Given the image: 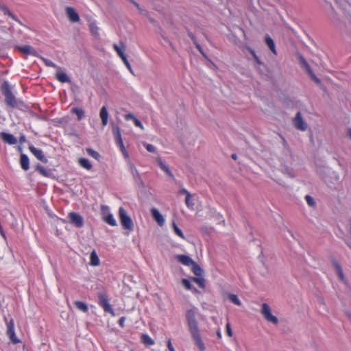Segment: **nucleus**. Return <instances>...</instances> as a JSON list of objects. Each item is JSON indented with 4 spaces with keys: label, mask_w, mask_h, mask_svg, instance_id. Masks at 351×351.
I'll use <instances>...</instances> for the list:
<instances>
[{
    "label": "nucleus",
    "mask_w": 351,
    "mask_h": 351,
    "mask_svg": "<svg viewBox=\"0 0 351 351\" xmlns=\"http://www.w3.org/2000/svg\"><path fill=\"white\" fill-rule=\"evenodd\" d=\"M180 194H185L186 197L188 195V194H191L186 189H182L180 191Z\"/></svg>",
    "instance_id": "60"
},
{
    "label": "nucleus",
    "mask_w": 351,
    "mask_h": 351,
    "mask_svg": "<svg viewBox=\"0 0 351 351\" xmlns=\"http://www.w3.org/2000/svg\"><path fill=\"white\" fill-rule=\"evenodd\" d=\"M79 164L81 167L88 170H90L92 168V165L90 161L84 158H82L79 160Z\"/></svg>",
    "instance_id": "32"
},
{
    "label": "nucleus",
    "mask_w": 351,
    "mask_h": 351,
    "mask_svg": "<svg viewBox=\"0 0 351 351\" xmlns=\"http://www.w3.org/2000/svg\"><path fill=\"white\" fill-rule=\"evenodd\" d=\"M134 124H135V125H136V127L140 128L141 130H143V129H144V128H143V125L142 123H141V122L138 119H136H136H134Z\"/></svg>",
    "instance_id": "50"
},
{
    "label": "nucleus",
    "mask_w": 351,
    "mask_h": 351,
    "mask_svg": "<svg viewBox=\"0 0 351 351\" xmlns=\"http://www.w3.org/2000/svg\"><path fill=\"white\" fill-rule=\"evenodd\" d=\"M191 271L196 276H202L204 271L201 268V267L194 262L193 264L191 265Z\"/></svg>",
    "instance_id": "26"
},
{
    "label": "nucleus",
    "mask_w": 351,
    "mask_h": 351,
    "mask_svg": "<svg viewBox=\"0 0 351 351\" xmlns=\"http://www.w3.org/2000/svg\"><path fill=\"white\" fill-rule=\"evenodd\" d=\"M305 199L308 204V205L311 207H315L316 205V202L314 199L309 195H306L305 196Z\"/></svg>",
    "instance_id": "37"
},
{
    "label": "nucleus",
    "mask_w": 351,
    "mask_h": 351,
    "mask_svg": "<svg viewBox=\"0 0 351 351\" xmlns=\"http://www.w3.org/2000/svg\"><path fill=\"white\" fill-rule=\"evenodd\" d=\"M112 133L114 136L116 143L121 142L123 141L121 138V134L120 132V128L117 125L112 124Z\"/></svg>",
    "instance_id": "23"
},
{
    "label": "nucleus",
    "mask_w": 351,
    "mask_h": 351,
    "mask_svg": "<svg viewBox=\"0 0 351 351\" xmlns=\"http://www.w3.org/2000/svg\"><path fill=\"white\" fill-rule=\"evenodd\" d=\"M293 125L295 128L299 130L305 131L306 130L307 124L303 120L300 112H298L293 119Z\"/></svg>",
    "instance_id": "12"
},
{
    "label": "nucleus",
    "mask_w": 351,
    "mask_h": 351,
    "mask_svg": "<svg viewBox=\"0 0 351 351\" xmlns=\"http://www.w3.org/2000/svg\"><path fill=\"white\" fill-rule=\"evenodd\" d=\"M71 111L77 115V119L79 121L81 120L84 116V111L82 108H74L71 110Z\"/></svg>",
    "instance_id": "34"
},
{
    "label": "nucleus",
    "mask_w": 351,
    "mask_h": 351,
    "mask_svg": "<svg viewBox=\"0 0 351 351\" xmlns=\"http://www.w3.org/2000/svg\"><path fill=\"white\" fill-rule=\"evenodd\" d=\"M175 233L178 235L182 239H184L185 237L182 232V231L178 227L174 230Z\"/></svg>",
    "instance_id": "46"
},
{
    "label": "nucleus",
    "mask_w": 351,
    "mask_h": 351,
    "mask_svg": "<svg viewBox=\"0 0 351 351\" xmlns=\"http://www.w3.org/2000/svg\"><path fill=\"white\" fill-rule=\"evenodd\" d=\"M70 222L77 228H81L84 225L83 217L77 213L71 212L69 214Z\"/></svg>",
    "instance_id": "11"
},
{
    "label": "nucleus",
    "mask_w": 351,
    "mask_h": 351,
    "mask_svg": "<svg viewBox=\"0 0 351 351\" xmlns=\"http://www.w3.org/2000/svg\"><path fill=\"white\" fill-rule=\"evenodd\" d=\"M4 321L6 323L7 326L6 334L8 337L10 338V341L15 344L19 343L20 341L15 335L13 319L11 318L10 320H8V317L4 316Z\"/></svg>",
    "instance_id": "5"
},
{
    "label": "nucleus",
    "mask_w": 351,
    "mask_h": 351,
    "mask_svg": "<svg viewBox=\"0 0 351 351\" xmlns=\"http://www.w3.org/2000/svg\"><path fill=\"white\" fill-rule=\"evenodd\" d=\"M86 152L89 156H90L91 157L94 158L96 160H99L100 158V154L97 152L95 151L91 148H87Z\"/></svg>",
    "instance_id": "36"
},
{
    "label": "nucleus",
    "mask_w": 351,
    "mask_h": 351,
    "mask_svg": "<svg viewBox=\"0 0 351 351\" xmlns=\"http://www.w3.org/2000/svg\"><path fill=\"white\" fill-rule=\"evenodd\" d=\"M254 60L256 62V63L258 64V65L263 64V62L261 61V60L257 56L254 58Z\"/></svg>",
    "instance_id": "59"
},
{
    "label": "nucleus",
    "mask_w": 351,
    "mask_h": 351,
    "mask_svg": "<svg viewBox=\"0 0 351 351\" xmlns=\"http://www.w3.org/2000/svg\"><path fill=\"white\" fill-rule=\"evenodd\" d=\"M16 49L25 54L37 56V51L29 45L17 46Z\"/></svg>",
    "instance_id": "18"
},
{
    "label": "nucleus",
    "mask_w": 351,
    "mask_h": 351,
    "mask_svg": "<svg viewBox=\"0 0 351 351\" xmlns=\"http://www.w3.org/2000/svg\"><path fill=\"white\" fill-rule=\"evenodd\" d=\"M332 265L334 267V269H335V271L337 275L339 277V279L341 282H346V278L344 276V274H343V269H342L341 266L340 265V264L338 262H337L336 261H332Z\"/></svg>",
    "instance_id": "17"
},
{
    "label": "nucleus",
    "mask_w": 351,
    "mask_h": 351,
    "mask_svg": "<svg viewBox=\"0 0 351 351\" xmlns=\"http://www.w3.org/2000/svg\"><path fill=\"white\" fill-rule=\"evenodd\" d=\"M151 213L154 219L157 221L158 225L162 226L165 223V219L160 213L155 208L151 210Z\"/></svg>",
    "instance_id": "19"
},
{
    "label": "nucleus",
    "mask_w": 351,
    "mask_h": 351,
    "mask_svg": "<svg viewBox=\"0 0 351 351\" xmlns=\"http://www.w3.org/2000/svg\"><path fill=\"white\" fill-rule=\"evenodd\" d=\"M142 341L147 345H153L154 343V340L147 335H142Z\"/></svg>",
    "instance_id": "35"
},
{
    "label": "nucleus",
    "mask_w": 351,
    "mask_h": 351,
    "mask_svg": "<svg viewBox=\"0 0 351 351\" xmlns=\"http://www.w3.org/2000/svg\"><path fill=\"white\" fill-rule=\"evenodd\" d=\"M125 120H128V121L130 120V119H132L134 121V119H136V117L132 113H128L125 115Z\"/></svg>",
    "instance_id": "53"
},
{
    "label": "nucleus",
    "mask_w": 351,
    "mask_h": 351,
    "mask_svg": "<svg viewBox=\"0 0 351 351\" xmlns=\"http://www.w3.org/2000/svg\"><path fill=\"white\" fill-rule=\"evenodd\" d=\"M165 171V173H166L168 176H171V177L173 178V174H172L171 171L169 170V169L168 167H167V168L165 169V171Z\"/></svg>",
    "instance_id": "62"
},
{
    "label": "nucleus",
    "mask_w": 351,
    "mask_h": 351,
    "mask_svg": "<svg viewBox=\"0 0 351 351\" xmlns=\"http://www.w3.org/2000/svg\"><path fill=\"white\" fill-rule=\"evenodd\" d=\"M20 165L24 171H27L29 169V161L27 156L25 154H21Z\"/></svg>",
    "instance_id": "21"
},
{
    "label": "nucleus",
    "mask_w": 351,
    "mask_h": 351,
    "mask_svg": "<svg viewBox=\"0 0 351 351\" xmlns=\"http://www.w3.org/2000/svg\"><path fill=\"white\" fill-rule=\"evenodd\" d=\"M299 61L302 68L306 70V73L311 77V79L313 81H314L317 84H321V80L315 75L308 62L306 61L304 58L301 55L299 56Z\"/></svg>",
    "instance_id": "9"
},
{
    "label": "nucleus",
    "mask_w": 351,
    "mask_h": 351,
    "mask_svg": "<svg viewBox=\"0 0 351 351\" xmlns=\"http://www.w3.org/2000/svg\"><path fill=\"white\" fill-rule=\"evenodd\" d=\"M197 314V309L196 308H190L186 311L185 317L189 331L195 344L199 348L200 351H204L205 346L199 334L198 323L196 319Z\"/></svg>",
    "instance_id": "1"
},
{
    "label": "nucleus",
    "mask_w": 351,
    "mask_h": 351,
    "mask_svg": "<svg viewBox=\"0 0 351 351\" xmlns=\"http://www.w3.org/2000/svg\"><path fill=\"white\" fill-rule=\"evenodd\" d=\"M191 280L197 284L199 287L204 288L205 287V280L202 276L193 277Z\"/></svg>",
    "instance_id": "33"
},
{
    "label": "nucleus",
    "mask_w": 351,
    "mask_h": 351,
    "mask_svg": "<svg viewBox=\"0 0 351 351\" xmlns=\"http://www.w3.org/2000/svg\"><path fill=\"white\" fill-rule=\"evenodd\" d=\"M0 10H1L4 14H11V12L9 10V9L3 4L0 3Z\"/></svg>",
    "instance_id": "44"
},
{
    "label": "nucleus",
    "mask_w": 351,
    "mask_h": 351,
    "mask_svg": "<svg viewBox=\"0 0 351 351\" xmlns=\"http://www.w3.org/2000/svg\"><path fill=\"white\" fill-rule=\"evenodd\" d=\"M0 90L5 97V103L7 106L11 108H17L19 106V104H23V102L17 99L12 93L11 87L8 81L5 80L1 84Z\"/></svg>",
    "instance_id": "2"
},
{
    "label": "nucleus",
    "mask_w": 351,
    "mask_h": 351,
    "mask_svg": "<svg viewBox=\"0 0 351 351\" xmlns=\"http://www.w3.org/2000/svg\"><path fill=\"white\" fill-rule=\"evenodd\" d=\"M36 170L45 177H51L52 172L50 169H46L44 167L38 164L36 165Z\"/></svg>",
    "instance_id": "25"
},
{
    "label": "nucleus",
    "mask_w": 351,
    "mask_h": 351,
    "mask_svg": "<svg viewBox=\"0 0 351 351\" xmlns=\"http://www.w3.org/2000/svg\"><path fill=\"white\" fill-rule=\"evenodd\" d=\"M101 214L103 220L108 224L112 226H117V221L114 218L112 214L110 212V208L108 206L101 205Z\"/></svg>",
    "instance_id": "7"
},
{
    "label": "nucleus",
    "mask_w": 351,
    "mask_h": 351,
    "mask_svg": "<svg viewBox=\"0 0 351 351\" xmlns=\"http://www.w3.org/2000/svg\"><path fill=\"white\" fill-rule=\"evenodd\" d=\"M185 204L188 208H193L194 203L191 201V195L188 194L185 199Z\"/></svg>",
    "instance_id": "39"
},
{
    "label": "nucleus",
    "mask_w": 351,
    "mask_h": 351,
    "mask_svg": "<svg viewBox=\"0 0 351 351\" xmlns=\"http://www.w3.org/2000/svg\"><path fill=\"white\" fill-rule=\"evenodd\" d=\"M56 79L62 83L70 82L71 80L67 75L61 71H58L56 74Z\"/></svg>",
    "instance_id": "27"
},
{
    "label": "nucleus",
    "mask_w": 351,
    "mask_h": 351,
    "mask_svg": "<svg viewBox=\"0 0 351 351\" xmlns=\"http://www.w3.org/2000/svg\"><path fill=\"white\" fill-rule=\"evenodd\" d=\"M43 60L44 63L45 64V65L47 66H51V67H53V68L60 69L56 64H54L50 60H48V59H46V58H43Z\"/></svg>",
    "instance_id": "42"
},
{
    "label": "nucleus",
    "mask_w": 351,
    "mask_h": 351,
    "mask_svg": "<svg viewBox=\"0 0 351 351\" xmlns=\"http://www.w3.org/2000/svg\"><path fill=\"white\" fill-rule=\"evenodd\" d=\"M131 173L133 176L135 182L140 186H143V182L141 178L137 169L133 165L131 166Z\"/></svg>",
    "instance_id": "20"
},
{
    "label": "nucleus",
    "mask_w": 351,
    "mask_h": 351,
    "mask_svg": "<svg viewBox=\"0 0 351 351\" xmlns=\"http://www.w3.org/2000/svg\"><path fill=\"white\" fill-rule=\"evenodd\" d=\"M26 142V137L24 134H22L19 138V143L23 144Z\"/></svg>",
    "instance_id": "57"
},
{
    "label": "nucleus",
    "mask_w": 351,
    "mask_h": 351,
    "mask_svg": "<svg viewBox=\"0 0 351 351\" xmlns=\"http://www.w3.org/2000/svg\"><path fill=\"white\" fill-rule=\"evenodd\" d=\"M117 145L120 147V149L121 150V152L125 154L126 153V150H125V146L123 145V141L121 142H119L118 143H117Z\"/></svg>",
    "instance_id": "52"
},
{
    "label": "nucleus",
    "mask_w": 351,
    "mask_h": 351,
    "mask_svg": "<svg viewBox=\"0 0 351 351\" xmlns=\"http://www.w3.org/2000/svg\"><path fill=\"white\" fill-rule=\"evenodd\" d=\"M226 333L227 335L229 336V337H232V329H231V327H230V324L229 323H228L226 326Z\"/></svg>",
    "instance_id": "49"
},
{
    "label": "nucleus",
    "mask_w": 351,
    "mask_h": 351,
    "mask_svg": "<svg viewBox=\"0 0 351 351\" xmlns=\"http://www.w3.org/2000/svg\"><path fill=\"white\" fill-rule=\"evenodd\" d=\"M196 49L200 52V53L204 56V57H206V54L204 52L202 47L200 46V45L197 43L195 45Z\"/></svg>",
    "instance_id": "51"
},
{
    "label": "nucleus",
    "mask_w": 351,
    "mask_h": 351,
    "mask_svg": "<svg viewBox=\"0 0 351 351\" xmlns=\"http://www.w3.org/2000/svg\"><path fill=\"white\" fill-rule=\"evenodd\" d=\"M9 16H10L12 19L18 22L19 23L21 24V22L17 19V17L14 15L12 12L11 14H8Z\"/></svg>",
    "instance_id": "58"
},
{
    "label": "nucleus",
    "mask_w": 351,
    "mask_h": 351,
    "mask_svg": "<svg viewBox=\"0 0 351 351\" xmlns=\"http://www.w3.org/2000/svg\"><path fill=\"white\" fill-rule=\"evenodd\" d=\"M100 263L99 258L95 250L90 255V264L93 266H98Z\"/></svg>",
    "instance_id": "28"
},
{
    "label": "nucleus",
    "mask_w": 351,
    "mask_h": 351,
    "mask_svg": "<svg viewBox=\"0 0 351 351\" xmlns=\"http://www.w3.org/2000/svg\"><path fill=\"white\" fill-rule=\"evenodd\" d=\"M66 14L69 19L73 22L76 23L80 21V16L79 14L75 12L74 8L71 7H66Z\"/></svg>",
    "instance_id": "15"
},
{
    "label": "nucleus",
    "mask_w": 351,
    "mask_h": 351,
    "mask_svg": "<svg viewBox=\"0 0 351 351\" xmlns=\"http://www.w3.org/2000/svg\"><path fill=\"white\" fill-rule=\"evenodd\" d=\"M4 321L6 323L7 326L6 334L8 337L10 338V341L15 344L19 343L20 341L15 335L13 319L11 318L10 320H8V317L4 316Z\"/></svg>",
    "instance_id": "4"
},
{
    "label": "nucleus",
    "mask_w": 351,
    "mask_h": 351,
    "mask_svg": "<svg viewBox=\"0 0 351 351\" xmlns=\"http://www.w3.org/2000/svg\"><path fill=\"white\" fill-rule=\"evenodd\" d=\"M176 260L186 266H191L194 261L187 255L179 254L176 256Z\"/></svg>",
    "instance_id": "16"
},
{
    "label": "nucleus",
    "mask_w": 351,
    "mask_h": 351,
    "mask_svg": "<svg viewBox=\"0 0 351 351\" xmlns=\"http://www.w3.org/2000/svg\"><path fill=\"white\" fill-rule=\"evenodd\" d=\"M337 4H339L340 7L346 10V6L348 4V0H335Z\"/></svg>",
    "instance_id": "40"
},
{
    "label": "nucleus",
    "mask_w": 351,
    "mask_h": 351,
    "mask_svg": "<svg viewBox=\"0 0 351 351\" xmlns=\"http://www.w3.org/2000/svg\"><path fill=\"white\" fill-rule=\"evenodd\" d=\"M100 117L104 126L108 124V112L106 106H103L100 110Z\"/></svg>",
    "instance_id": "24"
},
{
    "label": "nucleus",
    "mask_w": 351,
    "mask_h": 351,
    "mask_svg": "<svg viewBox=\"0 0 351 351\" xmlns=\"http://www.w3.org/2000/svg\"><path fill=\"white\" fill-rule=\"evenodd\" d=\"M97 296L98 303L104 308V311L114 315V311L109 304L107 294L104 291H101L97 293Z\"/></svg>",
    "instance_id": "6"
},
{
    "label": "nucleus",
    "mask_w": 351,
    "mask_h": 351,
    "mask_svg": "<svg viewBox=\"0 0 351 351\" xmlns=\"http://www.w3.org/2000/svg\"><path fill=\"white\" fill-rule=\"evenodd\" d=\"M89 28H90V30L91 32V33L94 35H97L98 34V27L96 25V23H91L90 25H89Z\"/></svg>",
    "instance_id": "38"
},
{
    "label": "nucleus",
    "mask_w": 351,
    "mask_h": 351,
    "mask_svg": "<svg viewBox=\"0 0 351 351\" xmlns=\"http://www.w3.org/2000/svg\"><path fill=\"white\" fill-rule=\"evenodd\" d=\"M165 171V173H166L168 176H171V177L173 178V174H172L171 171L169 170V169L168 167H167V168L165 169V171Z\"/></svg>",
    "instance_id": "61"
},
{
    "label": "nucleus",
    "mask_w": 351,
    "mask_h": 351,
    "mask_svg": "<svg viewBox=\"0 0 351 351\" xmlns=\"http://www.w3.org/2000/svg\"><path fill=\"white\" fill-rule=\"evenodd\" d=\"M247 50H248V51H249V52L252 54V56H253V58H254L255 56H257V55L256 54L255 51H254L252 49H251V48L248 47V48H247Z\"/></svg>",
    "instance_id": "64"
},
{
    "label": "nucleus",
    "mask_w": 351,
    "mask_h": 351,
    "mask_svg": "<svg viewBox=\"0 0 351 351\" xmlns=\"http://www.w3.org/2000/svg\"><path fill=\"white\" fill-rule=\"evenodd\" d=\"M165 171V173H166L168 176H171V177L173 178V174H172L171 171L169 170V169L168 167H167V168L165 169V171Z\"/></svg>",
    "instance_id": "63"
},
{
    "label": "nucleus",
    "mask_w": 351,
    "mask_h": 351,
    "mask_svg": "<svg viewBox=\"0 0 351 351\" xmlns=\"http://www.w3.org/2000/svg\"><path fill=\"white\" fill-rule=\"evenodd\" d=\"M120 45L121 46V47H119L117 45L114 44L113 45V47L114 49V50L117 51V53H118L119 56L122 59H123L124 58L126 57L125 54L124 53V49H125V45L123 44V43H120Z\"/></svg>",
    "instance_id": "29"
},
{
    "label": "nucleus",
    "mask_w": 351,
    "mask_h": 351,
    "mask_svg": "<svg viewBox=\"0 0 351 351\" xmlns=\"http://www.w3.org/2000/svg\"><path fill=\"white\" fill-rule=\"evenodd\" d=\"M119 215L121 223L123 228L128 230H132L134 228L133 221L123 207L119 208Z\"/></svg>",
    "instance_id": "3"
},
{
    "label": "nucleus",
    "mask_w": 351,
    "mask_h": 351,
    "mask_svg": "<svg viewBox=\"0 0 351 351\" xmlns=\"http://www.w3.org/2000/svg\"><path fill=\"white\" fill-rule=\"evenodd\" d=\"M227 298L231 302H232L233 304L237 305V306H241V302L240 301V300L239 299V298L237 297V295L235 294H233V293H227Z\"/></svg>",
    "instance_id": "30"
},
{
    "label": "nucleus",
    "mask_w": 351,
    "mask_h": 351,
    "mask_svg": "<svg viewBox=\"0 0 351 351\" xmlns=\"http://www.w3.org/2000/svg\"><path fill=\"white\" fill-rule=\"evenodd\" d=\"M144 146L146 147V149L151 153H154L156 151V147L146 143H143Z\"/></svg>",
    "instance_id": "43"
},
{
    "label": "nucleus",
    "mask_w": 351,
    "mask_h": 351,
    "mask_svg": "<svg viewBox=\"0 0 351 351\" xmlns=\"http://www.w3.org/2000/svg\"><path fill=\"white\" fill-rule=\"evenodd\" d=\"M265 41L266 45H267V47L271 51V52L274 54L277 55V51L276 49V45H275L274 40L269 35L267 34L265 36Z\"/></svg>",
    "instance_id": "22"
},
{
    "label": "nucleus",
    "mask_w": 351,
    "mask_h": 351,
    "mask_svg": "<svg viewBox=\"0 0 351 351\" xmlns=\"http://www.w3.org/2000/svg\"><path fill=\"white\" fill-rule=\"evenodd\" d=\"M167 347H168V349L169 350V351H175V349H174V348L173 347L172 343H171V340H170V339H169V340L167 341Z\"/></svg>",
    "instance_id": "55"
},
{
    "label": "nucleus",
    "mask_w": 351,
    "mask_h": 351,
    "mask_svg": "<svg viewBox=\"0 0 351 351\" xmlns=\"http://www.w3.org/2000/svg\"><path fill=\"white\" fill-rule=\"evenodd\" d=\"M123 62H124L125 65L127 66V68L129 69V71L132 73V69L131 68V65L130 62H128L127 57L122 59Z\"/></svg>",
    "instance_id": "48"
},
{
    "label": "nucleus",
    "mask_w": 351,
    "mask_h": 351,
    "mask_svg": "<svg viewBox=\"0 0 351 351\" xmlns=\"http://www.w3.org/2000/svg\"><path fill=\"white\" fill-rule=\"evenodd\" d=\"M182 285L188 290H191L193 288L192 285L188 279H182Z\"/></svg>",
    "instance_id": "41"
},
{
    "label": "nucleus",
    "mask_w": 351,
    "mask_h": 351,
    "mask_svg": "<svg viewBox=\"0 0 351 351\" xmlns=\"http://www.w3.org/2000/svg\"><path fill=\"white\" fill-rule=\"evenodd\" d=\"M187 34L190 37V38L193 40V43L194 45L197 43L196 37L195 36V35L191 32L188 31L187 32Z\"/></svg>",
    "instance_id": "45"
},
{
    "label": "nucleus",
    "mask_w": 351,
    "mask_h": 351,
    "mask_svg": "<svg viewBox=\"0 0 351 351\" xmlns=\"http://www.w3.org/2000/svg\"><path fill=\"white\" fill-rule=\"evenodd\" d=\"M0 136L2 141L9 145H15L17 143V139L12 134L2 132L0 133Z\"/></svg>",
    "instance_id": "14"
},
{
    "label": "nucleus",
    "mask_w": 351,
    "mask_h": 351,
    "mask_svg": "<svg viewBox=\"0 0 351 351\" xmlns=\"http://www.w3.org/2000/svg\"><path fill=\"white\" fill-rule=\"evenodd\" d=\"M158 165L159 167L161 168V169H162L163 171H165V169L168 167L167 166H166L161 160H158Z\"/></svg>",
    "instance_id": "56"
},
{
    "label": "nucleus",
    "mask_w": 351,
    "mask_h": 351,
    "mask_svg": "<svg viewBox=\"0 0 351 351\" xmlns=\"http://www.w3.org/2000/svg\"><path fill=\"white\" fill-rule=\"evenodd\" d=\"M29 149L34 155V156L40 161L44 163H47L48 162L47 158L45 157L41 149L36 148L32 145L29 146Z\"/></svg>",
    "instance_id": "13"
},
{
    "label": "nucleus",
    "mask_w": 351,
    "mask_h": 351,
    "mask_svg": "<svg viewBox=\"0 0 351 351\" xmlns=\"http://www.w3.org/2000/svg\"><path fill=\"white\" fill-rule=\"evenodd\" d=\"M280 137L282 138L283 145L282 156L281 157V160L284 163H291L293 160L291 151L286 140L282 136H280Z\"/></svg>",
    "instance_id": "10"
},
{
    "label": "nucleus",
    "mask_w": 351,
    "mask_h": 351,
    "mask_svg": "<svg viewBox=\"0 0 351 351\" xmlns=\"http://www.w3.org/2000/svg\"><path fill=\"white\" fill-rule=\"evenodd\" d=\"M125 317H121L119 320V326L121 327V328H123L124 327V323H125Z\"/></svg>",
    "instance_id": "54"
},
{
    "label": "nucleus",
    "mask_w": 351,
    "mask_h": 351,
    "mask_svg": "<svg viewBox=\"0 0 351 351\" xmlns=\"http://www.w3.org/2000/svg\"><path fill=\"white\" fill-rule=\"evenodd\" d=\"M74 304L75 307L79 309L80 311L86 313L88 311V306L86 303L81 302V301H75L74 302Z\"/></svg>",
    "instance_id": "31"
},
{
    "label": "nucleus",
    "mask_w": 351,
    "mask_h": 351,
    "mask_svg": "<svg viewBox=\"0 0 351 351\" xmlns=\"http://www.w3.org/2000/svg\"><path fill=\"white\" fill-rule=\"evenodd\" d=\"M261 314L267 321L274 324H277L278 323V318L271 314V308L267 303H263L262 304Z\"/></svg>",
    "instance_id": "8"
},
{
    "label": "nucleus",
    "mask_w": 351,
    "mask_h": 351,
    "mask_svg": "<svg viewBox=\"0 0 351 351\" xmlns=\"http://www.w3.org/2000/svg\"><path fill=\"white\" fill-rule=\"evenodd\" d=\"M328 171L329 173H330L332 176V178L336 181H338L339 180V176L335 171H331L330 169H328Z\"/></svg>",
    "instance_id": "47"
}]
</instances>
